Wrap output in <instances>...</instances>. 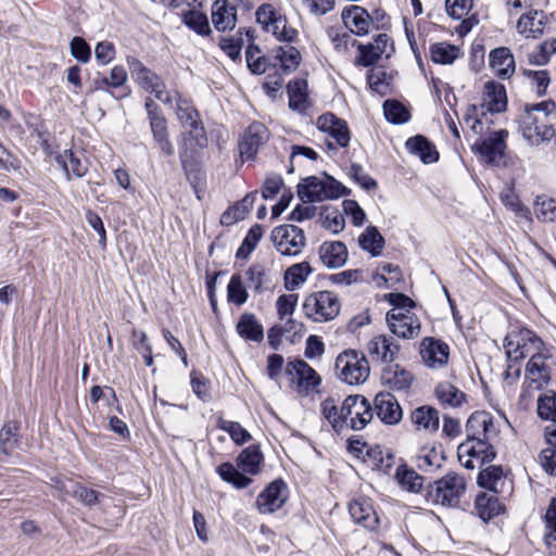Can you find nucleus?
<instances>
[{
	"instance_id": "2",
	"label": "nucleus",
	"mask_w": 556,
	"mask_h": 556,
	"mask_svg": "<svg viewBox=\"0 0 556 556\" xmlns=\"http://www.w3.org/2000/svg\"><path fill=\"white\" fill-rule=\"evenodd\" d=\"M554 368L552 348H548L542 355L539 354L528 359L525 367V380L520 393V404L528 408L531 406L534 392L543 391L549 383Z\"/></svg>"
},
{
	"instance_id": "4",
	"label": "nucleus",
	"mask_w": 556,
	"mask_h": 556,
	"mask_svg": "<svg viewBox=\"0 0 556 556\" xmlns=\"http://www.w3.org/2000/svg\"><path fill=\"white\" fill-rule=\"evenodd\" d=\"M467 489L465 477L455 471H450L427 488V501L432 505L443 507L458 506L460 498Z\"/></svg>"
},
{
	"instance_id": "30",
	"label": "nucleus",
	"mask_w": 556,
	"mask_h": 556,
	"mask_svg": "<svg viewBox=\"0 0 556 556\" xmlns=\"http://www.w3.org/2000/svg\"><path fill=\"white\" fill-rule=\"evenodd\" d=\"M349 513L355 523L367 530H375L379 518L371 504L365 500H355L349 505Z\"/></svg>"
},
{
	"instance_id": "22",
	"label": "nucleus",
	"mask_w": 556,
	"mask_h": 556,
	"mask_svg": "<svg viewBox=\"0 0 556 556\" xmlns=\"http://www.w3.org/2000/svg\"><path fill=\"white\" fill-rule=\"evenodd\" d=\"M367 352L374 362L390 364L400 352L397 342L387 334H378L367 343Z\"/></svg>"
},
{
	"instance_id": "54",
	"label": "nucleus",
	"mask_w": 556,
	"mask_h": 556,
	"mask_svg": "<svg viewBox=\"0 0 556 556\" xmlns=\"http://www.w3.org/2000/svg\"><path fill=\"white\" fill-rule=\"evenodd\" d=\"M249 298L247 287L243 283V279L239 274H235L230 277L227 286V300L237 306H242Z\"/></svg>"
},
{
	"instance_id": "60",
	"label": "nucleus",
	"mask_w": 556,
	"mask_h": 556,
	"mask_svg": "<svg viewBox=\"0 0 556 556\" xmlns=\"http://www.w3.org/2000/svg\"><path fill=\"white\" fill-rule=\"evenodd\" d=\"M17 426L13 422L5 424L0 430V452L4 455H11V453L17 446Z\"/></svg>"
},
{
	"instance_id": "13",
	"label": "nucleus",
	"mask_w": 556,
	"mask_h": 556,
	"mask_svg": "<svg viewBox=\"0 0 556 556\" xmlns=\"http://www.w3.org/2000/svg\"><path fill=\"white\" fill-rule=\"evenodd\" d=\"M495 450L490 442L468 439L457 447V457L462 466L473 469L491 463L495 458Z\"/></svg>"
},
{
	"instance_id": "61",
	"label": "nucleus",
	"mask_w": 556,
	"mask_h": 556,
	"mask_svg": "<svg viewBox=\"0 0 556 556\" xmlns=\"http://www.w3.org/2000/svg\"><path fill=\"white\" fill-rule=\"evenodd\" d=\"M534 214L542 222L556 220V203L545 195L538 197L534 203Z\"/></svg>"
},
{
	"instance_id": "23",
	"label": "nucleus",
	"mask_w": 556,
	"mask_h": 556,
	"mask_svg": "<svg viewBox=\"0 0 556 556\" xmlns=\"http://www.w3.org/2000/svg\"><path fill=\"white\" fill-rule=\"evenodd\" d=\"M507 105V97L505 87L494 80H489L483 86L482 102L480 104V113L484 112L501 113L505 111Z\"/></svg>"
},
{
	"instance_id": "26",
	"label": "nucleus",
	"mask_w": 556,
	"mask_h": 556,
	"mask_svg": "<svg viewBox=\"0 0 556 556\" xmlns=\"http://www.w3.org/2000/svg\"><path fill=\"white\" fill-rule=\"evenodd\" d=\"M489 65L494 75L501 79H508L516 70L515 58L507 47H498L490 51Z\"/></svg>"
},
{
	"instance_id": "11",
	"label": "nucleus",
	"mask_w": 556,
	"mask_h": 556,
	"mask_svg": "<svg viewBox=\"0 0 556 556\" xmlns=\"http://www.w3.org/2000/svg\"><path fill=\"white\" fill-rule=\"evenodd\" d=\"M345 187L330 176L308 177L299 189L302 200L320 202L328 199H338L345 194Z\"/></svg>"
},
{
	"instance_id": "7",
	"label": "nucleus",
	"mask_w": 556,
	"mask_h": 556,
	"mask_svg": "<svg viewBox=\"0 0 556 556\" xmlns=\"http://www.w3.org/2000/svg\"><path fill=\"white\" fill-rule=\"evenodd\" d=\"M338 296L330 291H317L308 294L303 302L304 315L314 323H327L340 313Z\"/></svg>"
},
{
	"instance_id": "38",
	"label": "nucleus",
	"mask_w": 556,
	"mask_h": 556,
	"mask_svg": "<svg viewBox=\"0 0 556 556\" xmlns=\"http://www.w3.org/2000/svg\"><path fill=\"white\" fill-rule=\"evenodd\" d=\"M55 161L64 169L67 179L71 178V174L80 178L85 176L88 170L87 164L72 150H64L55 156Z\"/></svg>"
},
{
	"instance_id": "9",
	"label": "nucleus",
	"mask_w": 556,
	"mask_h": 556,
	"mask_svg": "<svg viewBox=\"0 0 556 556\" xmlns=\"http://www.w3.org/2000/svg\"><path fill=\"white\" fill-rule=\"evenodd\" d=\"M255 17L263 30L271 34L279 41L292 42L298 36V30L289 26L286 16L270 3L260 5Z\"/></svg>"
},
{
	"instance_id": "1",
	"label": "nucleus",
	"mask_w": 556,
	"mask_h": 556,
	"mask_svg": "<svg viewBox=\"0 0 556 556\" xmlns=\"http://www.w3.org/2000/svg\"><path fill=\"white\" fill-rule=\"evenodd\" d=\"M555 113L556 104L552 101L525 106L519 119V130L529 144L540 146L554 138Z\"/></svg>"
},
{
	"instance_id": "45",
	"label": "nucleus",
	"mask_w": 556,
	"mask_h": 556,
	"mask_svg": "<svg viewBox=\"0 0 556 556\" xmlns=\"http://www.w3.org/2000/svg\"><path fill=\"white\" fill-rule=\"evenodd\" d=\"M274 58L277 61L275 66L278 65L286 73L296 70L301 62V54L293 46L279 47L275 49Z\"/></svg>"
},
{
	"instance_id": "27",
	"label": "nucleus",
	"mask_w": 556,
	"mask_h": 556,
	"mask_svg": "<svg viewBox=\"0 0 556 556\" xmlns=\"http://www.w3.org/2000/svg\"><path fill=\"white\" fill-rule=\"evenodd\" d=\"M268 138V131L264 124L252 123L240 142V155L247 160L253 159L262 146Z\"/></svg>"
},
{
	"instance_id": "35",
	"label": "nucleus",
	"mask_w": 556,
	"mask_h": 556,
	"mask_svg": "<svg viewBox=\"0 0 556 556\" xmlns=\"http://www.w3.org/2000/svg\"><path fill=\"white\" fill-rule=\"evenodd\" d=\"M237 333L244 340L261 342L264 339V328L255 314L245 312L236 325Z\"/></svg>"
},
{
	"instance_id": "15",
	"label": "nucleus",
	"mask_w": 556,
	"mask_h": 556,
	"mask_svg": "<svg viewBox=\"0 0 556 556\" xmlns=\"http://www.w3.org/2000/svg\"><path fill=\"white\" fill-rule=\"evenodd\" d=\"M345 429L362 430L371 421V405L363 395H350L343 401Z\"/></svg>"
},
{
	"instance_id": "48",
	"label": "nucleus",
	"mask_w": 556,
	"mask_h": 556,
	"mask_svg": "<svg viewBox=\"0 0 556 556\" xmlns=\"http://www.w3.org/2000/svg\"><path fill=\"white\" fill-rule=\"evenodd\" d=\"M438 400L451 407H458L465 401L466 395L458 388L450 382H441L435 388Z\"/></svg>"
},
{
	"instance_id": "44",
	"label": "nucleus",
	"mask_w": 556,
	"mask_h": 556,
	"mask_svg": "<svg viewBox=\"0 0 556 556\" xmlns=\"http://www.w3.org/2000/svg\"><path fill=\"white\" fill-rule=\"evenodd\" d=\"M409 151L420 157L424 163H433L439 159V153L431 142L422 136H416L407 140Z\"/></svg>"
},
{
	"instance_id": "47",
	"label": "nucleus",
	"mask_w": 556,
	"mask_h": 556,
	"mask_svg": "<svg viewBox=\"0 0 556 556\" xmlns=\"http://www.w3.org/2000/svg\"><path fill=\"white\" fill-rule=\"evenodd\" d=\"M478 483L484 489H489L495 493L501 492L504 485V472L500 466H488L480 471Z\"/></svg>"
},
{
	"instance_id": "14",
	"label": "nucleus",
	"mask_w": 556,
	"mask_h": 556,
	"mask_svg": "<svg viewBox=\"0 0 556 556\" xmlns=\"http://www.w3.org/2000/svg\"><path fill=\"white\" fill-rule=\"evenodd\" d=\"M389 330L399 338L414 339L420 333V321L412 309L391 308L386 316Z\"/></svg>"
},
{
	"instance_id": "52",
	"label": "nucleus",
	"mask_w": 556,
	"mask_h": 556,
	"mask_svg": "<svg viewBox=\"0 0 556 556\" xmlns=\"http://www.w3.org/2000/svg\"><path fill=\"white\" fill-rule=\"evenodd\" d=\"M216 471L225 482L232 484L237 489H244L252 482L251 478L244 476L230 463L220 464Z\"/></svg>"
},
{
	"instance_id": "59",
	"label": "nucleus",
	"mask_w": 556,
	"mask_h": 556,
	"mask_svg": "<svg viewBox=\"0 0 556 556\" xmlns=\"http://www.w3.org/2000/svg\"><path fill=\"white\" fill-rule=\"evenodd\" d=\"M386 118L393 124L406 123L410 115L407 109L395 100H387L383 104Z\"/></svg>"
},
{
	"instance_id": "20",
	"label": "nucleus",
	"mask_w": 556,
	"mask_h": 556,
	"mask_svg": "<svg viewBox=\"0 0 556 556\" xmlns=\"http://www.w3.org/2000/svg\"><path fill=\"white\" fill-rule=\"evenodd\" d=\"M424 364L431 369L443 368L448 363V345L432 337H426L420 342L419 350Z\"/></svg>"
},
{
	"instance_id": "46",
	"label": "nucleus",
	"mask_w": 556,
	"mask_h": 556,
	"mask_svg": "<svg viewBox=\"0 0 556 556\" xmlns=\"http://www.w3.org/2000/svg\"><path fill=\"white\" fill-rule=\"evenodd\" d=\"M395 480L406 491L419 492L424 484V478L414 469L408 468L405 464L400 465L395 471Z\"/></svg>"
},
{
	"instance_id": "57",
	"label": "nucleus",
	"mask_w": 556,
	"mask_h": 556,
	"mask_svg": "<svg viewBox=\"0 0 556 556\" xmlns=\"http://www.w3.org/2000/svg\"><path fill=\"white\" fill-rule=\"evenodd\" d=\"M367 83L372 91L386 96L390 90L391 76L382 68H372L367 74Z\"/></svg>"
},
{
	"instance_id": "43",
	"label": "nucleus",
	"mask_w": 556,
	"mask_h": 556,
	"mask_svg": "<svg viewBox=\"0 0 556 556\" xmlns=\"http://www.w3.org/2000/svg\"><path fill=\"white\" fill-rule=\"evenodd\" d=\"M263 455L255 445L244 448L238 456V467L250 475H257L261 471Z\"/></svg>"
},
{
	"instance_id": "8",
	"label": "nucleus",
	"mask_w": 556,
	"mask_h": 556,
	"mask_svg": "<svg viewBox=\"0 0 556 556\" xmlns=\"http://www.w3.org/2000/svg\"><path fill=\"white\" fill-rule=\"evenodd\" d=\"M336 370L338 377L351 386L365 382L370 372L365 355L355 350H348L338 355Z\"/></svg>"
},
{
	"instance_id": "64",
	"label": "nucleus",
	"mask_w": 556,
	"mask_h": 556,
	"mask_svg": "<svg viewBox=\"0 0 556 556\" xmlns=\"http://www.w3.org/2000/svg\"><path fill=\"white\" fill-rule=\"evenodd\" d=\"M289 105L292 109L300 110L306 101V83L296 79L288 85Z\"/></svg>"
},
{
	"instance_id": "31",
	"label": "nucleus",
	"mask_w": 556,
	"mask_h": 556,
	"mask_svg": "<svg viewBox=\"0 0 556 556\" xmlns=\"http://www.w3.org/2000/svg\"><path fill=\"white\" fill-rule=\"evenodd\" d=\"M410 420L416 430L432 433L438 431L440 415L437 408L422 405L410 413Z\"/></svg>"
},
{
	"instance_id": "33",
	"label": "nucleus",
	"mask_w": 556,
	"mask_h": 556,
	"mask_svg": "<svg viewBox=\"0 0 556 556\" xmlns=\"http://www.w3.org/2000/svg\"><path fill=\"white\" fill-rule=\"evenodd\" d=\"M445 460L441 447L433 445L422 446L415 456L416 467L425 472H434L440 469Z\"/></svg>"
},
{
	"instance_id": "36",
	"label": "nucleus",
	"mask_w": 556,
	"mask_h": 556,
	"mask_svg": "<svg viewBox=\"0 0 556 556\" xmlns=\"http://www.w3.org/2000/svg\"><path fill=\"white\" fill-rule=\"evenodd\" d=\"M543 12L539 10L522 14L517 22L519 34L526 38H536L543 33Z\"/></svg>"
},
{
	"instance_id": "63",
	"label": "nucleus",
	"mask_w": 556,
	"mask_h": 556,
	"mask_svg": "<svg viewBox=\"0 0 556 556\" xmlns=\"http://www.w3.org/2000/svg\"><path fill=\"white\" fill-rule=\"evenodd\" d=\"M321 226L332 233H339L345 226L343 215L336 208H326L321 214Z\"/></svg>"
},
{
	"instance_id": "29",
	"label": "nucleus",
	"mask_w": 556,
	"mask_h": 556,
	"mask_svg": "<svg viewBox=\"0 0 556 556\" xmlns=\"http://www.w3.org/2000/svg\"><path fill=\"white\" fill-rule=\"evenodd\" d=\"M319 257L328 268H339L346 264L349 253L341 241H326L319 247Z\"/></svg>"
},
{
	"instance_id": "56",
	"label": "nucleus",
	"mask_w": 556,
	"mask_h": 556,
	"mask_svg": "<svg viewBox=\"0 0 556 556\" xmlns=\"http://www.w3.org/2000/svg\"><path fill=\"white\" fill-rule=\"evenodd\" d=\"M262 237L263 227L257 224L252 226L243 239L241 245L237 250L236 256L241 260H247L255 250Z\"/></svg>"
},
{
	"instance_id": "21",
	"label": "nucleus",
	"mask_w": 556,
	"mask_h": 556,
	"mask_svg": "<svg viewBox=\"0 0 556 556\" xmlns=\"http://www.w3.org/2000/svg\"><path fill=\"white\" fill-rule=\"evenodd\" d=\"M359 55L355 60L358 66H369L376 63L383 54L390 56L393 43L387 34H379L374 42L368 45L357 43Z\"/></svg>"
},
{
	"instance_id": "24",
	"label": "nucleus",
	"mask_w": 556,
	"mask_h": 556,
	"mask_svg": "<svg viewBox=\"0 0 556 556\" xmlns=\"http://www.w3.org/2000/svg\"><path fill=\"white\" fill-rule=\"evenodd\" d=\"M375 410L378 418L387 425H396L402 420L403 412L395 399L389 392L378 393L374 400Z\"/></svg>"
},
{
	"instance_id": "10",
	"label": "nucleus",
	"mask_w": 556,
	"mask_h": 556,
	"mask_svg": "<svg viewBox=\"0 0 556 556\" xmlns=\"http://www.w3.org/2000/svg\"><path fill=\"white\" fill-rule=\"evenodd\" d=\"M285 372L290 380V387L301 396L317 392L321 383V377L303 359L289 361Z\"/></svg>"
},
{
	"instance_id": "17",
	"label": "nucleus",
	"mask_w": 556,
	"mask_h": 556,
	"mask_svg": "<svg viewBox=\"0 0 556 556\" xmlns=\"http://www.w3.org/2000/svg\"><path fill=\"white\" fill-rule=\"evenodd\" d=\"M288 497L287 484L281 480H275L258 494L255 506L261 514H273L285 505Z\"/></svg>"
},
{
	"instance_id": "18",
	"label": "nucleus",
	"mask_w": 556,
	"mask_h": 556,
	"mask_svg": "<svg viewBox=\"0 0 556 556\" xmlns=\"http://www.w3.org/2000/svg\"><path fill=\"white\" fill-rule=\"evenodd\" d=\"M316 125L319 130L328 134L334 140V142H328L329 149L337 150L338 147L346 148L349 146L350 130L343 119L338 118L332 113H326L317 118Z\"/></svg>"
},
{
	"instance_id": "49",
	"label": "nucleus",
	"mask_w": 556,
	"mask_h": 556,
	"mask_svg": "<svg viewBox=\"0 0 556 556\" xmlns=\"http://www.w3.org/2000/svg\"><path fill=\"white\" fill-rule=\"evenodd\" d=\"M544 542L548 556H556V501L547 507L545 516Z\"/></svg>"
},
{
	"instance_id": "3",
	"label": "nucleus",
	"mask_w": 556,
	"mask_h": 556,
	"mask_svg": "<svg viewBox=\"0 0 556 556\" xmlns=\"http://www.w3.org/2000/svg\"><path fill=\"white\" fill-rule=\"evenodd\" d=\"M549 346L532 330L521 328L511 330L504 340L505 354L510 362L532 359Z\"/></svg>"
},
{
	"instance_id": "53",
	"label": "nucleus",
	"mask_w": 556,
	"mask_h": 556,
	"mask_svg": "<svg viewBox=\"0 0 556 556\" xmlns=\"http://www.w3.org/2000/svg\"><path fill=\"white\" fill-rule=\"evenodd\" d=\"M475 506L479 517L484 521L500 515L502 511V505L498 498L493 495L482 494L477 496Z\"/></svg>"
},
{
	"instance_id": "41",
	"label": "nucleus",
	"mask_w": 556,
	"mask_h": 556,
	"mask_svg": "<svg viewBox=\"0 0 556 556\" xmlns=\"http://www.w3.org/2000/svg\"><path fill=\"white\" fill-rule=\"evenodd\" d=\"M312 271L313 269L308 262H301L291 265L285 271L283 276L286 289L294 291L306 281Z\"/></svg>"
},
{
	"instance_id": "58",
	"label": "nucleus",
	"mask_w": 556,
	"mask_h": 556,
	"mask_svg": "<svg viewBox=\"0 0 556 556\" xmlns=\"http://www.w3.org/2000/svg\"><path fill=\"white\" fill-rule=\"evenodd\" d=\"M556 53V39H549L539 45L528 54V61L533 65H545L551 56Z\"/></svg>"
},
{
	"instance_id": "62",
	"label": "nucleus",
	"mask_w": 556,
	"mask_h": 556,
	"mask_svg": "<svg viewBox=\"0 0 556 556\" xmlns=\"http://www.w3.org/2000/svg\"><path fill=\"white\" fill-rule=\"evenodd\" d=\"M327 35L334 50L342 55L348 53L350 46H355L357 43L349 33H341L334 27L328 28Z\"/></svg>"
},
{
	"instance_id": "40",
	"label": "nucleus",
	"mask_w": 556,
	"mask_h": 556,
	"mask_svg": "<svg viewBox=\"0 0 556 556\" xmlns=\"http://www.w3.org/2000/svg\"><path fill=\"white\" fill-rule=\"evenodd\" d=\"M150 127L153 138L161 151L167 156L173 155L175 149L168 138L166 119L163 116H152Z\"/></svg>"
},
{
	"instance_id": "39",
	"label": "nucleus",
	"mask_w": 556,
	"mask_h": 556,
	"mask_svg": "<svg viewBox=\"0 0 556 556\" xmlns=\"http://www.w3.org/2000/svg\"><path fill=\"white\" fill-rule=\"evenodd\" d=\"M473 7V0H445L447 14L455 20H463L460 33H468L472 28L471 18H465Z\"/></svg>"
},
{
	"instance_id": "50",
	"label": "nucleus",
	"mask_w": 556,
	"mask_h": 556,
	"mask_svg": "<svg viewBox=\"0 0 556 556\" xmlns=\"http://www.w3.org/2000/svg\"><path fill=\"white\" fill-rule=\"evenodd\" d=\"M536 414L540 419L556 422V392L547 390L536 400Z\"/></svg>"
},
{
	"instance_id": "34",
	"label": "nucleus",
	"mask_w": 556,
	"mask_h": 556,
	"mask_svg": "<svg viewBox=\"0 0 556 556\" xmlns=\"http://www.w3.org/2000/svg\"><path fill=\"white\" fill-rule=\"evenodd\" d=\"M237 22V11L226 0H216L212 7V23L217 30L232 29Z\"/></svg>"
},
{
	"instance_id": "28",
	"label": "nucleus",
	"mask_w": 556,
	"mask_h": 556,
	"mask_svg": "<svg viewBox=\"0 0 556 556\" xmlns=\"http://www.w3.org/2000/svg\"><path fill=\"white\" fill-rule=\"evenodd\" d=\"M320 414L336 432L345 430L343 402L339 396H327L320 403Z\"/></svg>"
},
{
	"instance_id": "16",
	"label": "nucleus",
	"mask_w": 556,
	"mask_h": 556,
	"mask_svg": "<svg viewBox=\"0 0 556 556\" xmlns=\"http://www.w3.org/2000/svg\"><path fill=\"white\" fill-rule=\"evenodd\" d=\"M466 433L468 439L492 443L498 434V427L490 413L475 412L467 420Z\"/></svg>"
},
{
	"instance_id": "55",
	"label": "nucleus",
	"mask_w": 556,
	"mask_h": 556,
	"mask_svg": "<svg viewBox=\"0 0 556 556\" xmlns=\"http://www.w3.org/2000/svg\"><path fill=\"white\" fill-rule=\"evenodd\" d=\"M523 76L538 96H544L551 85V75L547 70H523Z\"/></svg>"
},
{
	"instance_id": "32",
	"label": "nucleus",
	"mask_w": 556,
	"mask_h": 556,
	"mask_svg": "<svg viewBox=\"0 0 556 556\" xmlns=\"http://www.w3.org/2000/svg\"><path fill=\"white\" fill-rule=\"evenodd\" d=\"M413 379V375L399 365H389L381 375L382 383L393 391H408Z\"/></svg>"
},
{
	"instance_id": "37",
	"label": "nucleus",
	"mask_w": 556,
	"mask_h": 556,
	"mask_svg": "<svg viewBox=\"0 0 556 556\" xmlns=\"http://www.w3.org/2000/svg\"><path fill=\"white\" fill-rule=\"evenodd\" d=\"M244 276L255 293H263L270 288V270L263 264H253L245 270Z\"/></svg>"
},
{
	"instance_id": "19",
	"label": "nucleus",
	"mask_w": 556,
	"mask_h": 556,
	"mask_svg": "<svg viewBox=\"0 0 556 556\" xmlns=\"http://www.w3.org/2000/svg\"><path fill=\"white\" fill-rule=\"evenodd\" d=\"M506 130L492 132L488 138L477 141L472 150L488 164H498L506 149Z\"/></svg>"
},
{
	"instance_id": "5",
	"label": "nucleus",
	"mask_w": 556,
	"mask_h": 556,
	"mask_svg": "<svg viewBox=\"0 0 556 556\" xmlns=\"http://www.w3.org/2000/svg\"><path fill=\"white\" fill-rule=\"evenodd\" d=\"M177 116L189 130L182 138L181 156L192 157L206 146V136L198 112L186 101H177Z\"/></svg>"
},
{
	"instance_id": "51",
	"label": "nucleus",
	"mask_w": 556,
	"mask_h": 556,
	"mask_svg": "<svg viewBox=\"0 0 556 556\" xmlns=\"http://www.w3.org/2000/svg\"><path fill=\"white\" fill-rule=\"evenodd\" d=\"M358 244L364 251L369 252L372 256H377L383 249L384 239L376 227L369 226L359 236Z\"/></svg>"
},
{
	"instance_id": "12",
	"label": "nucleus",
	"mask_w": 556,
	"mask_h": 556,
	"mask_svg": "<svg viewBox=\"0 0 556 556\" xmlns=\"http://www.w3.org/2000/svg\"><path fill=\"white\" fill-rule=\"evenodd\" d=\"M270 240L283 256H298L306 244L304 231L294 225H280L273 229Z\"/></svg>"
},
{
	"instance_id": "42",
	"label": "nucleus",
	"mask_w": 556,
	"mask_h": 556,
	"mask_svg": "<svg viewBox=\"0 0 556 556\" xmlns=\"http://www.w3.org/2000/svg\"><path fill=\"white\" fill-rule=\"evenodd\" d=\"M463 55L459 47L447 42H437L430 47V56L434 63L451 65Z\"/></svg>"
},
{
	"instance_id": "25",
	"label": "nucleus",
	"mask_w": 556,
	"mask_h": 556,
	"mask_svg": "<svg viewBox=\"0 0 556 556\" xmlns=\"http://www.w3.org/2000/svg\"><path fill=\"white\" fill-rule=\"evenodd\" d=\"M342 21L351 33L357 36H364L369 33V27L374 24L370 14L359 5H350L342 11Z\"/></svg>"
},
{
	"instance_id": "6",
	"label": "nucleus",
	"mask_w": 556,
	"mask_h": 556,
	"mask_svg": "<svg viewBox=\"0 0 556 556\" xmlns=\"http://www.w3.org/2000/svg\"><path fill=\"white\" fill-rule=\"evenodd\" d=\"M132 79L147 92L153 93L164 104H172L177 92L166 89L163 79L136 58H127Z\"/></svg>"
}]
</instances>
